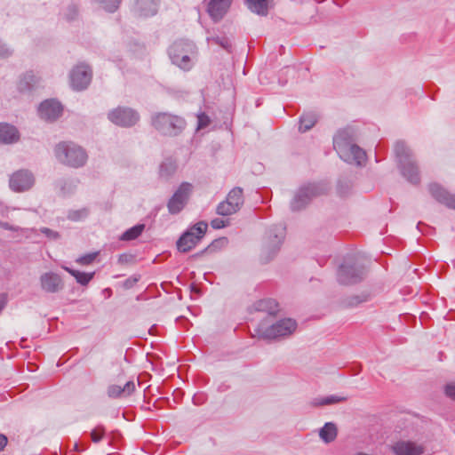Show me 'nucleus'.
<instances>
[{"instance_id":"1","label":"nucleus","mask_w":455,"mask_h":455,"mask_svg":"<svg viewBox=\"0 0 455 455\" xmlns=\"http://www.w3.org/2000/svg\"><path fill=\"white\" fill-rule=\"evenodd\" d=\"M334 149L339 157L350 164L361 166L366 162L365 151L357 146L351 131H339L333 139Z\"/></svg>"},{"instance_id":"2","label":"nucleus","mask_w":455,"mask_h":455,"mask_svg":"<svg viewBox=\"0 0 455 455\" xmlns=\"http://www.w3.org/2000/svg\"><path fill=\"white\" fill-rule=\"evenodd\" d=\"M394 152L403 177L411 184H419L420 182L419 166L411 148L404 141H397L395 144Z\"/></svg>"},{"instance_id":"3","label":"nucleus","mask_w":455,"mask_h":455,"mask_svg":"<svg viewBox=\"0 0 455 455\" xmlns=\"http://www.w3.org/2000/svg\"><path fill=\"white\" fill-rule=\"evenodd\" d=\"M151 124L160 134L175 137L183 132L187 124L182 116L157 112L151 116Z\"/></svg>"},{"instance_id":"4","label":"nucleus","mask_w":455,"mask_h":455,"mask_svg":"<svg viewBox=\"0 0 455 455\" xmlns=\"http://www.w3.org/2000/svg\"><path fill=\"white\" fill-rule=\"evenodd\" d=\"M54 153L61 164L73 168L84 165L88 158L85 150L73 142H60L56 145Z\"/></svg>"},{"instance_id":"5","label":"nucleus","mask_w":455,"mask_h":455,"mask_svg":"<svg viewBox=\"0 0 455 455\" xmlns=\"http://www.w3.org/2000/svg\"><path fill=\"white\" fill-rule=\"evenodd\" d=\"M172 62L183 70H190L194 65L193 59L196 55V47L189 40H179L169 48Z\"/></svg>"},{"instance_id":"6","label":"nucleus","mask_w":455,"mask_h":455,"mask_svg":"<svg viewBox=\"0 0 455 455\" xmlns=\"http://www.w3.org/2000/svg\"><path fill=\"white\" fill-rule=\"evenodd\" d=\"M327 191L328 187L323 182L303 185L295 193L291 202V208L292 211H300L314 198L327 193Z\"/></svg>"},{"instance_id":"7","label":"nucleus","mask_w":455,"mask_h":455,"mask_svg":"<svg viewBox=\"0 0 455 455\" xmlns=\"http://www.w3.org/2000/svg\"><path fill=\"white\" fill-rule=\"evenodd\" d=\"M285 236V228L282 224L269 228L264 238L261 259L265 262L271 260L279 251Z\"/></svg>"},{"instance_id":"8","label":"nucleus","mask_w":455,"mask_h":455,"mask_svg":"<svg viewBox=\"0 0 455 455\" xmlns=\"http://www.w3.org/2000/svg\"><path fill=\"white\" fill-rule=\"evenodd\" d=\"M208 225L200 221L188 228L177 241V249L180 252H188L196 246L206 233Z\"/></svg>"},{"instance_id":"9","label":"nucleus","mask_w":455,"mask_h":455,"mask_svg":"<svg viewBox=\"0 0 455 455\" xmlns=\"http://www.w3.org/2000/svg\"><path fill=\"white\" fill-rule=\"evenodd\" d=\"M366 274L365 267L347 259L339 268L338 280L343 284H354L361 282Z\"/></svg>"},{"instance_id":"10","label":"nucleus","mask_w":455,"mask_h":455,"mask_svg":"<svg viewBox=\"0 0 455 455\" xmlns=\"http://www.w3.org/2000/svg\"><path fill=\"white\" fill-rule=\"evenodd\" d=\"M193 192V185L182 182L167 203L168 212L171 214L180 213L187 205Z\"/></svg>"},{"instance_id":"11","label":"nucleus","mask_w":455,"mask_h":455,"mask_svg":"<svg viewBox=\"0 0 455 455\" xmlns=\"http://www.w3.org/2000/svg\"><path fill=\"white\" fill-rule=\"evenodd\" d=\"M297 328V323L291 318H284L277 321L261 331L264 339H278L292 334Z\"/></svg>"},{"instance_id":"12","label":"nucleus","mask_w":455,"mask_h":455,"mask_svg":"<svg viewBox=\"0 0 455 455\" xmlns=\"http://www.w3.org/2000/svg\"><path fill=\"white\" fill-rule=\"evenodd\" d=\"M108 117L113 124L124 127L132 126L140 120V116L135 110L122 107L110 111Z\"/></svg>"},{"instance_id":"13","label":"nucleus","mask_w":455,"mask_h":455,"mask_svg":"<svg viewBox=\"0 0 455 455\" xmlns=\"http://www.w3.org/2000/svg\"><path fill=\"white\" fill-rule=\"evenodd\" d=\"M35 183L33 174L28 170H20L14 172L9 180L12 190L15 192H23L32 188Z\"/></svg>"},{"instance_id":"14","label":"nucleus","mask_w":455,"mask_h":455,"mask_svg":"<svg viewBox=\"0 0 455 455\" xmlns=\"http://www.w3.org/2000/svg\"><path fill=\"white\" fill-rule=\"evenodd\" d=\"M92 79V71L84 64L77 65L70 73L71 86L77 91L85 89Z\"/></svg>"},{"instance_id":"15","label":"nucleus","mask_w":455,"mask_h":455,"mask_svg":"<svg viewBox=\"0 0 455 455\" xmlns=\"http://www.w3.org/2000/svg\"><path fill=\"white\" fill-rule=\"evenodd\" d=\"M62 113V106L54 100H47L42 102L38 108L40 117L45 121H55Z\"/></svg>"},{"instance_id":"16","label":"nucleus","mask_w":455,"mask_h":455,"mask_svg":"<svg viewBox=\"0 0 455 455\" xmlns=\"http://www.w3.org/2000/svg\"><path fill=\"white\" fill-rule=\"evenodd\" d=\"M233 0H210L207 4V12L214 21H220L228 12Z\"/></svg>"},{"instance_id":"17","label":"nucleus","mask_w":455,"mask_h":455,"mask_svg":"<svg viewBox=\"0 0 455 455\" xmlns=\"http://www.w3.org/2000/svg\"><path fill=\"white\" fill-rule=\"evenodd\" d=\"M431 196L439 203L455 210V196L450 194L439 184L432 183L428 186Z\"/></svg>"},{"instance_id":"18","label":"nucleus","mask_w":455,"mask_h":455,"mask_svg":"<svg viewBox=\"0 0 455 455\" xmlns=\"http://www.w3.org/2000/svg\"><path fill=\"white\" fill-rule=\"evenodd\" d=\"M395 455H421L424 447L411 441H398L391 447Z\"/></svg>"},{"instance_id":"19","label":"nucleus","mask_w":455,"mask_h":455,"mask_svg":"<svg viewBox=\"0 0 455 455\" xmlns=\"http://www.w3.org/2000/svg\"><path fill=\"white\" fill-rule=\"evenodd\" d=\"M41 288L48 293H55L62 290L63 283L60 276L55 273H44L40 277Z\"/></svg>"},{"instance_id":"20","label":"nucleus","mask_w":455,"mask_h":455,"mask_svg":"<svg viewBox=\"0 0 455 455\" xmlns=\"http://www.w3.org/2000/svg\"><path fill=\"white\" fill-rule=\"evenodd\" d=\"M158 0H137L135 11L141 17L153 16L157 12Z\"/></svg>"},{"instance_id":"21","label":"nucleus","mask_w":455,"mask_h":455,"mask_svg":"<svg viewBox=\"0 0 455 455\" xmlns=\"http://www.w3.org/2000/svg\"><path fill=\"white\" fill-rule=\"evenodd\" d=\"M135 390V384L133 381H128L122 387L119 385H111L108 388V395L111 398L125 397L130 395Z\"/></svg>"},{"instance_id":"22","label":"nucleus","mask_w":455,"mask_h":455,"mask_svg":"<svg viewBox=\"0 0 455 455\" xmlns=\"http://www.w3.org/2000/svg\"><path fill=\"white\" fill-rule=\"evenodd\" d=\"M19 138V132L14 126L0 124V142L11 144L18 141Z\"/></svg>"},{"instance_id":"23","label":"nucleus","mask_w":455,"mask_h":455,"mask_svg":"<svg viewBox=\"0 0 455 455\" xmlns=\"http://www.w3.org/2000/svg\"><path fill=\"white\" fill-rule=\"evenodd\" d=\"M337 427L332 422L325 423L324 426L319 430V436L325 443L333 442L337 437Z\"/></svg>"},{"instance_id":"24","label":"nucleus","mask_w":455,"mask_h":455,"mask_svg":"<svg viewBox=\"0 0 455 455\" xmlns=\"http://www.w3.org/2000/svg\"><path fill=\"white\" fill-rule=\"evenodd\" d=\"M270 0H246L248 8L259 15L265 16L268 12Z\"/></svg>"},{"instance_id":"25","label":"nucleus","mask_w":455,"mask_h":455,"mask_svg":"<svg viewBox=\"0 0 455 455\" xmlns=\"http://www.w3.org/2000/svg\"><path fill=\"white\" fill-rule=\"evenodd\" d=\"M226 200L228 202H230V204H232L234 208H235L237 211H239L244 202L243 189L239 187L233 188L228 194Z\"/></svg>"},{"instance_id":"26","label":"nucleus","mask_w":455,"mask_h":455,"mask_svg":"<svg viewBox=\"0 0 455 455\" xmlns=\"http://www.w3.org/2000/svg\"><path fill=\"white\" fill-rule=\"evenodd\" d=\"M38 83V77L33 72H28L20 79L18 88L20 92L29 91L33 89Z\"/></svg>"},{"instance_id":"27","label":"nucleus","mask_w":455,"mask_h":455,"mask_svg":"<svg viewBox=\"0 0 455 455\" xmlns=\"http://www.w3.org/2000/svg\"><path fill=\"white\" fill-rule=\"evenodd\" d=\"M317 122V116L315 113H305L299 118V130L300 132H306L310 130Z\"/></svg>"},{"instance_id":"28","label":"nucleus","mask_w":455,"mask_h":455,"mask_svg":"<svg viewBox=\"0 0 455 455\" xmlns=\"http://www.w3.org/2000/svg\"><path fill=\"white\" fill-rule=\"evenodd\" d=\"M68 273H69L72 276H74L78 283L81 285H86L90 283V281L94 276V272L85 273L80 272L78 270L72 269L68 267H63Z\"/></svg>"},{"instance_id":"29","label":"nucleus","mask_w":455,"mask_h":455,"mask_svg":"<svg viewBox=\"0 0 455 455\" xmlns=\"http://www.w3.org/2000/svg\"><path fill=\"white\" fill-rule=\"evenodd\" d=\"M176 170V162L172 159H166L160 165L159 175L162 178L168 179L175 173Z\"/></svg>"},{"instance_id":"30","label":"nucleus","mask_w":455,"mask_h":455,"mask_svg":"<svg viewBox=\"0 0 455 455\" xmlns=\"http://www.w3.org/2000/svg\"><path fill=\"white\" fill-rule=\"evenodd\" d=\"M145 229L144 224H137L123 233L120 239L123 241H132L138 238Z\"/></svg>"},{"instance_id":"31","label":"nucleus","mask_w":455,"mask_h":455,"mask_svg":"<svg viewBox=\"0 0 455 455\" xmlns=\"http://www.w3.org/2000/svg\"><path fill=\"white\" fill-rule=\"evenodd\" d=\"M278 304L273 299H261L257 303V309L259 311H266L269 315H275L277 309Z\"/></svg>"},{"instance_id":"32","label":"nucleus","mask_w":455,"mask_h":455,"mask_svg":"<svg viewBox=\"0 0 455 455\" xmlns=\"http://www.w3.org/2000/svg\"><path fill=\"white\" fill-rule=\"evenodd\" d=\"M345 400H346V397H344V396L329 395V396L323 397V398H315L311 403L314 406H323V405H329V404L340 403Z\"/></svg>"},{"instance_id":"33","label":"nucleus","mask_w":455,"mask_h":455,"mask_svg":"<svg viewBox=\"0 0 455 455\" xmlns=\"http://www.w3.org/2000/svg\"><path fill=\"white\" fill-rule=\"evenodd\" d=\"M216 212L219 215L229 216L231 214L235 213L238 211L235 208H234L230 202L225 200L218 204Z\"/></svg>"},{"instance_id":"34","label":"nucleus","mask_w":455,"mask_h":455,"mask_svg":"<svg viewBox=\"0 0 455 455\" xmlns=\"http://www.w3.org/2000/svg\"><path fill=\"white\" fill-rule=\"evenodd\" d=\"M97 2L107 12H114L118 9L122 0H97Z\"/></svg>"},{"instance_id":"35","label":"nucleus","mask_w":455,"mask_h":455,"mask_svg":"<svg viewBox=\"0 0 455 455\" xmlns=\"http://www.w3.org/2000/svg\"><path fill=\"white\" fill-rule=\"evenodd\" d=\"M57 186L64 195L71 193L76 187L73 180L67 179H61L58 180Z\"/></svg>"},{"instance_id":"36","label":"nucleus","mask_w":455,"mask_h":455,"mask_svg":"<svg viewBox=\"0 0 455 455\" xmlns=\"http://www.w3.org/2000/svg\"><path fill=\"white\" fill-rule=\"evenodd\" d=\"M209 44H215L220 46H221L223 49L229 51V48L231 47L230 41L226 36H212L208 38Z\"/></svg>"},{"instance_id":"37","label":"nucleus","mask_w":455,"mask_h":455,"mask_svg":"<svg viewBox=\"0 0 455 455\" xmlns=\"http://www.w3.org/2000/svg\"><path fill=\"white\" fill-rule=\"evenodd\" d=\"M105 427L101 425L97 426L91 433V437L93 443H99L105 435Z\"/></svg>"},{"instance_id":"38","label":"nucleus","mask_w":455,"mask_h":455,"mask_svg":"<svg viewBox=\"0 0 455 455\" xmlns=\"http://www.w3.org/2000/svg\"><path fill=\"white\" fill-rule=\"evenodd\" d=\"M352 185L349 181H339L337 185V192L340 196H346L349 194Z\"/></svg>"},{"instance_id":"39","label":"nucleus","mask_w":455,"mask_h":455,"mask_svg":"<svg viewBox=\"0 0 455 455\" xmlns=\"http://www.w3.org/2000/svg\"><path fill=\"white\" fill-rule=\"evenodd\" d=\"M211 123L210 117L204 113H199L197 115V130L206 128Z\"/></svg>"},{"instance_id":"40","label":"nucleus","mask_w":455,"mask_h":455,"mask_svg":"<svg viewBox=\"0 0 455 455\" xmlns=\"http://www.w3.org/2000/svg\"><path fill=\"white\" fill-rule=\"evenodd\" d=\"M98 255V252H92L86 255H84L76 259V262L81 265H89L94 261Z\"/></svg>"},{"instance_id":"41","label":"nucleus","mask_w":455,"mask_h":455,"mask_svg":"<svg viewBox=\"0 0 455 455\" xmlns=\"http://www.w3.org/2000/svg\"><path fill=\"white\" fill-rule=\"evenodd\" d=\"M88 215V211L86 209H82L79 211L70 212L68 213V219L72 220H79L81 219L85 218Z\"/></svg>"},{"instance_id":"42","label":"nucleus","mask_w":455,"mask_h":455,"mask_svg":"<svg viewBox=\"0 0 455 455\" xmlns=\"http://www.w3.org/2000/svg\"><path fill=\"white\" fill-rule=\"evenodd\" d=\"M40 231L52 240H56L60 237V234L57 231L52 230L48 228H42Z\"/></svg>"},{"instance_id":"43","label":"nucleus","mask_w":455,"mask_h":455,"mask_svg":"<svg viewBox=\"0 0 455 455\" xmlns=\"http://www.w3.org/2000/svg\"><path fill=\"white\" fill-rule=\"evenodd\" d=\"M228 221L216 218L211 221V226L214 229H220L227 226Z\"/></svg>"},{"instance_id":"44","label":"nucleus","mask_w":455,"mask_h":455,"mask_svg":"<svg viewBox=\"0 0 455 455\" xmlns=\"http://www.w3.org/2000/svg\"><path fill=\"white\" fill-rule=\"evenodd\" d=\"M445 394L451 399L455 400V382L446 385Z\"/></svg>"},{"instance_id":"45","label":"nucleus","mask_w":455,"mask_h":455,"mask_svg":"<svg viewBox=\"0 0 455 455\" xmlns=\"http://www.w3.org/2000/svg\"><path fill=\"white\" fill-rule=\"evenodd\" d=\"M12 53L11 50L5 44L0 42V57H7Z\"/></svg>"},{"instance_id":"46","label":"nucleus","mask_w":455,"mask_h":455,"mask_svg":"<svg viewBox=\"0 0 455 455\" xmlns=\"http://www.w3.org/2000/svg\"><path fill=\"white\" fill-rule=\"evenodd\" d=\"M0 228L5 230L17 231L19 229L18 227H13L10 225L8 222H0Z\"/></svg>"},{"instance_id":"47","label":"nucleus","mask_w":455,"mask_h":455,"mask_svg":"<svg viewBox=\"0 0 455 455\" xmlns=\"http://www.w3.org/2000/svg\"><path fill=\"white\" fill-rule=\"evenodd\" d=\"M7 303V295L4 293L0 294V313L4 308Z\"/></svg>"},{"instance_id":"48","label":"nucleus","mask_w":455,"mask_h":455,"mask_svg":"<svg viewBox=\"0 0 455 455\" xmlns=\"http://www.w3.org/2000/svg\"><path fill=\"white\" fill-rule=\"evenodd\" d=\"M7 444V437L0 434V451H2Z\"/></svg>"},{"instance_id":"49","label":"nucleus","mask_w":455,"mask_h":455,"mask_svg":"<svg viewBox=\"0 0 455 455\" xmlns=\"http://www.w3.org/2000/svg\"><path fill=\"white\" fill-rule=\"evenodd\" d=\"M137 281H138L137 278H134L133 280L128 279L125 282V286L126 287H131L132 285V283H135Z\"/></svg>"},{"instance_id":"50","label":"nucleus","mask_w":455,"mask_h":455,"mask_svg":"<svg viewBox=\"0 0 455 455\" xmlns=\"http://www.w3.org/2000/svg\"><path fill=\"white\" fill-rule=\"evenodd\" d=\"M70 12H72V15L68 18V20H72L74 18V16L76 15V12H77L76 7H74V6L70 8Z\"/></svg>"}]
</instances>
